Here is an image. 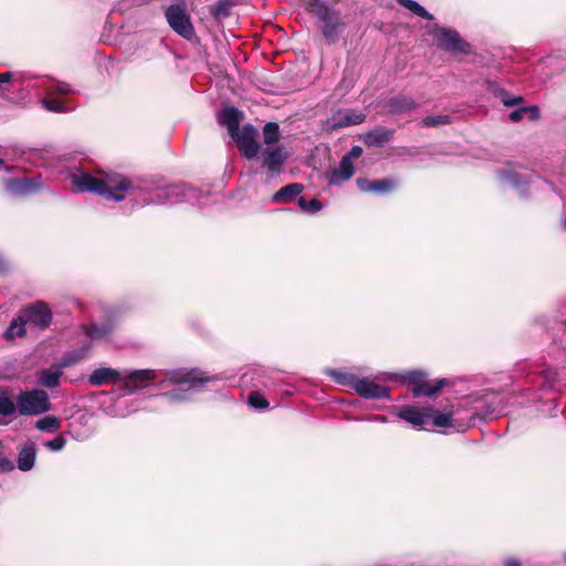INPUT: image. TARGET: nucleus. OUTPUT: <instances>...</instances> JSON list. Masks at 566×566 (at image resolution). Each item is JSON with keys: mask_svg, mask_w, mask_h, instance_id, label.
<instances>
[{"mask_svg": "<svg viewBox=\"0 0 566 566\" xmlns=\"http://www.w3.org/2000/svg\"><path fill=\"white\" fill-rule=\"evenodd\" d=\"M422 377V374L420 371H412L410 373V380L411 381H417V379L421 378Z\"/></svg>", "mask_w": 566, "mask_h": 566, "instance_id": "nucleus-46", "label": "nucleus"}, {"mask_svg": "<svg viewBox=\"0 0 566 566\" xmlns=\"http://www.w3.org/2000/svg\"><path fill=\"white\" fill-rule=\"evenodd\" d=\"M443 386H444L443 379L438 380L434 384L421 382V384H417L413 387L412 394L415 397H421V396L430 397V396H433L434 394L439 392Z\"/></svg>", "mask_w": 566, "mask_h": 566, "instance_id": "nucleus-24", "label": "nucleus"}, {"mask_svg": "<svg viewBox=\"0 0 566 566\" xmlns=\"http://www.w3.org/2000/svg\"><path fill=\"white\" fill-rule=\"evenodd\" d=\"M490 90L496 97L501 98L502 103L505 106H515V105L521 104L523 101V98L521 96L510 95L507 92H505L503 88L496 86L495 84H491Z\"/></svg>", "mask_w": 566, "mask_h": 566, "instance_id": "nucleus-28", "label": "nucleus"}, {"mask_svg": "<svg viewBox=\"0 0 566 566\" xmlns=\"http://www.w3.org/2000/svg\"><path fill=\"white\" fill-rule=\"evenodd\" d=\"M398 2L418 17H421L427 20L433 19L431 13H429L422 6H420L418 2L413 0H398Z\"/></svg>", "mask_w": 566, "mask_h": 566, "instance_id": "nucleus-30", "label": "nucleus"}, {"mask_svg": "<svg viewBox=\"0 0 566 566\" xmlns=\"http://www.w3.org/2000/svg\"><path fill=\"white\" fill-rule=\"evenodd\" d=\"M20 316L27 325H33L40 329L46 328L52 319L50 310L42 302L25 307Z\"/></svg>", "mask_w": 566, "mask_h": 566, "instance_id": "nucleus-9", "label": "nucleus"}, {"mask_svg": "<svg viewBox=\"0 0 566 566\" xmlns=\"http://www.w3.org/2000/svg\"><path fill=\"white\" fill-rule=\"evenodd\" d=\"M70 178L77 192L88 191L113 201H122L127 195H135L139 190L133 187L126 177L116 172L88 174L80 171L72 174Z\"/></svg>", "mask_w": 566, "mask_h": 566, "instance_id": "nucleus-1", "label": "nucleus"}, {"mask_svg": "<svg viewBox=\"0 0 566 566\" xmlns=\"http://www.w3.org/2000/svg\"><path fill=\"white\" fill-rule=\"evenodd\" d=\"M4 95V91L3 88L0 87V96H3Z\"/></svg>", "mask_w": 566, "mask_h": 566, "instance_id": "nucleus-50", "label": "nucleus"}, {"mask_svg": "<svg viewBox=\"0 0 566 566\" xmlns=\"http://www.w3.org/2000/svg\"><path fill=\"white\" fill-rule=\"evenodd\" d=\"M23 76L20 73L6 72L0 74V83H19L22 84Z\"/></svg>", "mask_w": 566, "mask_h": 566, "instance_id": "nucleus-42", "label": "nucleus"}, {"mask_svg": "<svg viewBox=\"0 0 566 566\" xmlns=\"http://www.w3.org/2000/svg\"><path fill=\"white\" fill-rule=\"evenodd\" d=\"M307 10L322 22V32L328 42H335L343 27L339 13L328 8L322 0H308Z\"/></svg>", "mask_w": 566, "mask_h": 566, "instance_id": "nucleus-3", "label": "nucleus"}, {"mask_svg": "<svg viewBox=\"0 0 566 566\" xmlns=\"http://www.w3.org/2000/svg\"><path fill=\"white\" fill-rule=\"evenodd\" d=\"M505 566H520V562L517 559H507Z\"/></svg>", "mask_w": 566, "mask_h": 566, "instance_id": "nucleus-47", "label": "nucleus"}, {"mask_svg": "<svg viewBox=\"0 0 566 566\" xmlns=\"http://www.w3.org/2000/svg\"><path fill=\"white\" fill-rule=\"evenodd\" d=\"M287 158L284 147L277 145L266 146L262 151V166L266 168L271 175L279 174Z\"/></svg>", "mask_w": 566, "mask_h": 566, "instance_id": "nucleus-11", "label": "nucleus"}, {"mask_svg": "<svg viewBox=\"0 0 566 566\" xmlns=\"http://www.w3.org/2000/svg\"><path fill=\"white\" fill-rule=\"evenodd\" d=\"M25 326L27 324L24 323L23 319H21V316H19L18 318L11 322L10 326L6 331V337L12 339L14 337H20L24 335Z\"/></svg>", "mask_w": 566, "mask_h": 566, "instance_id": "nucleus-32", "label": "nucleus"}, {"mask_svg": "<svg viewBox=\"0 0 566 566\" xmlns=\"http://www.w3.org/2000/svg\"><path fill=\"white\" fill-rule=\"evenodd\" d=\"M242 118V113L234 107H227L218 115L219 123L227 127L230 135L240 129Z\"/></svg>", "mask_w": 566, "mask_h": 566, "instance_id": "nucleus-18", "label": "nucleus"}, {"mask_svg": "<svg viewBox=\"0 0 566 566\" xmlns=\"http://www.w3.org/2000/svg\"><path fill=\"white\" fill-rule=\"evenodd\" d=\"M355 172L354 163L349 156H343L339 167L326 172V179L329 185H340L350 179Z\"/></svg>", "mask_w": 566, "mask_h": 566, "instance_id": "nucleus-15", "label": "nucleus"}, {"mask_svg": "<svg viewBox=\"0 0 566 566\" xmlns=\"http://www.w3.org/2000/svg\"><path fill=\"white\" fill-rule=\"evenodd\" d=\"M280 133L276 123H266L263 127V139L266 146L275 145L279 142Z\"/></svg>", "mask_w": 566, "mask_h": 566, "instance_id": "nucleus-29", "label": "nucleus"}, {"mask_svg": "<svg viewBox=\"0 0 566 566\" xmlns=\"http://www.w3.org/2000/svg\"><path fill=\"white\" fill-rule=\"evenodd\" d=\"M195 190L186 186H166L156 189L153 193H143L142 205L159 203L168 205L176 203L182 200H189L193 197Z\"/></svg>", "mask_w": 566, "mask_h": 566, "instance_id": "nucleus-6", "label": "nucleus"}, {"mask_svg": "<svg viewBox=\"0 0 566 566\" xmlns=\"http://www.w3.org/2000/svg\"><path fill=\"white\" fill-rule=\"evenodd\" d=\"M165 15L170 28L180 36L189 40L195 35L193 25L182 7L172 4L167 8Z\"/></svg>", "mask_w": 566, "mask_h": 566, "instance_id": "nucleus-7", "label": "nucleus"}, {"mask_svg": "<svg viewBox=\"0 0 566 566\" xmlns=\"http://www.w3.org/2000/svg\"><path fill=\"white\" fill-rule=\"evenodd\" d=\"M63 375L62 366H54L48 369H43L39 374V384L46 388H55L60 384V378Z\"/></svg>", "mask_w": 566, "mask_h": 566, "instance_id": "nucleus-21", "label": "nucleus"}, {"mask_svg": "<svg viewBox=\"0 0 566 566\" xmlns=\"http://www.w3.org/2000/svg\"><path fill=\"white\" fill-rule=\"evenodd\" d=\"M357 185L363 192H387L394 189L395 182L390 179H382L376 181H368L366 179H358Z\"/></svg>", "mask_w": 566, "mask_h": 566, "instance_id": "nucleus-20", "label": "nucleus"}, {"mask_svg": "<svg viewBox=\"0 0 566 566\" xmlns=\"http://www.w3.org/2000/svg\"><path fill=\"white\" fill-rule=\"evenodd\" d=\"M17 408L22 416H39L51 409L49 395L42 389L21 391L17 397Z\"/></svg>", "mask_w": 566, "mask_h": 566, "instance_id": "nucleus-5", "label": "nucleus"}, {"mask_svg": "<svg viewBox=\"0 0 566 566\" xmlns=\"http://www.w3.org/2000/svg\"><path fill=\"white\" fill-rule=\"evenodd\" d=\"M563 227H564V229H566V217L563 220Z\"/></svg>", "mask_w": 566, "mask_h": 566, "instance_id": "nucleus-49", "label": "nucleus"}, {"mask_svg": "<svg viewBox=\"0 0 566 566\" xmlns=\"http://www.w3.org/2000/svg\"><path fill=\"white\" fill-rule=\"evenodd\" d=\"M428 415H430V410L428 407L417 408L411 406H405L399 409L397 416L409 422L412 427L418 429H424L428 424Z\"/></svg>", "mask_w": 566, "mask_h": 566, "instance_id": "nucleus-14", "label": "nucleus"}, {"mask_svg": "<svg viewBox=\"0 0 566 566\" xmlns=\"http://www.w3.org/2000/svg\"><path fill=\"white\" fill-rule=\"evenodd\" d=\"M87 350H88V347L82 349L81 353H74V354L67 355L66 357H64L62 366H69L71 364H74V363L81 360L86 355Z\"/></svg>", "mask_w": 566, "mask_h": 566, "instance_id": "nucleus-43", "label": "nucleus"}, {"mask_svg": "<svg viewBox=\"0 0 566 566\" xmlns=\"http://www.w3.org/2000/svg\"><path fill=\"white\" fill-rule=\"evenodd\" d=\"M329 375L342 385H352L355 391L367 399L388 398V389L368 378H356L353 375L343 374L337 370L329 371Z\"/></svg>", "mask_w": 566, "mask_h": 566, "instance_id": "nucleus-4", "label": "nucleus"}, {"mask_svg": "<svg viewBox=\"0 0 566 566\" xmlns=\"http://www.w3.org/2000/svg\"><path fill=\"white\" fill-rule=\"evenodd\" d=\"M430 415H428V424H432L438 428H457L458 430H464L465 427L458 428L453 420L452 407L444 408L442 411H438L432 407H428Z\"/></svg>", "mask_w": 566, "mask_h": 566, "instance_id": "nucleus-16", "label": "nucleus"}, {"mask_svg": "<svg viewBox=\"0 0 566 566\" xmlns=\"http://www.w3.org/2000/svg\"><path fill=\"white\" fill-rule=\"evenodd\" d=\"M450 123L449 115H434L422 118V125L426 127H434L440 125H447Z\"/></svg>", "mask_w": 566, "mask_h": 566, "instance_id": "nucleus-36", "label": "nucleus"}, {"mask_svg": "<svg viewBox=\"0 0 566 566\" xmlns=\"http://www.w3.org/2000/svg\"><path fill=\"white\" fill-rule=\"evenodd\" d=\"M36 457V450L33 444L24 446L18 457V468L21 471H29L33 468Z\"/></svg>", "mask_w": 566, "mask_h": 566, "instance_id": "nucleus-22", "label": "nucleus"}, {"mask_svg": "<svg viewBox=\"0 0 566 566\" xmlns=\"http://www.w3.org/2000/svg\"><path fill=\"white\" fill-rule=\"evenodd\" d=\"M42 104H43L44 108H46L48 111H51V112H55V113H65L69 111V108L65 107L62 104V102H60L57 99L45 98L42 101Z\"/></svg>", "mask_w": 566, "mask_h": 566, "instance_id": "nucleus-40", "label": "nucleus"}, {"mask_svg": "<svg viewBox=\"0 0 566 566\" xmlns=\"http://www.w3.org/2000/svg\"><path fill=\"white\" fill-rule=\"evenodd\" d=\"M390 138V133L384 128H377L368 132L364 136V142L368 146H381L384 143L388 142Z\"/></svg>", "mask_w": 566, "mask_h": 566, "instance_id": "nucleus-26", "label": "nucleus"}, {"mask_svg": "<svg viewBox=\"0 0 566 566\" xmlns=\"http://www.w3.org/2000/svg\"><path fill=\"white\" fill-rule=\"evenodd\" d=\"M523 176L514 170H504L502 172V180L503 182L511 185V186H520L522 181Z\"/></svg>", "mask_w": 566, "mask_h": 566, "instance_id": "nucleus-39", "label": "nucleus"}, {"mask_svg": "<svg viewBox=\"0 0 566 566\" xmlns=\"http://www.w3.org/2000/svg\"><path fill=\"white\" fill-rule=\"evenodd\" d=\"M303 191V185L291 184L281 188L272 197L273 202H289L296 198Z\"/></svg>", "mask_w": 566, "mask_h": 566, "instance_id": "nucleus-23", "label": "nucleus"}, {"mask_svg": "<svg viewBox=\"0 0 566 566\" xmlns=\"http://www.w3.org/2000/svg\"><path fill=\"white\" fill-rule=\"evenodd\" d=\"M61 427L62 422L55 416H45L35 422V428L42 432L56 433Z\"/></svg>", "mask_w": 566, "mask_h": 566, "instance_id": "nucleus-25", "label": "nucleus"}, {"mask_svg": "<svg viewBox=\"0 0 566 566\" xmlns=\"http://www.w3.org/2000/svg\"><path fill=\"white\" fill-rule=\"evenodd\" d=\"M112 332L111 324H103L101 326L96 324H92L86 327V334L91 339H102L105 338Z\"/></svg>", "mask_w": 566, "mask_h": 566, "instance_id": "nucleus-31", "label": "nucleus"}, {"mask_svg": "<svg viewBox=\"0 0 566 566\" xmlns=\"http://www.w3.org/2000/svg\"><path fill=\"white\" fill-rule=\"evenodd\" d=\"M39 187L40 186L35 184L34 180L29 178L11 179L6 184L7 191L14 196L32 193Z\"/></svg>", "mask_w": 566, "mask_h": 566, "instance_id": "nucleus-19", "label": "nucleus"}, {"mask_svg": "<svg viewBox=\"0 0 566 566\" xmlns=\"http://www.w3.org/2000/svg\"><path fill=\"white\" fill-rule=\"evenodd\" d=\"M15 411L13 400L7 394H0V415L10 416Z\"/></svg>", "mask_w": 566, "mask_h": 566, "instance_id": "nucleus-35", "label": "nucleus"}, {"mask_svg": "<svg viewBox=\"0 0 566 566\" xmlns=\"http://www.w3.org/2000/svg\"><path fill=\"white\" fill-rule=\"evenodd\" d=\"M214 15H228V3L226 1H220L214 6L213 9Z\"/></svg>", "mask_w": 566, "mask_h": 566, "instance_id": "nucleus-44", "label": "nucleus"}, {"mask_svg": "<svg viewBox=\"0 0 566 566\" xmlns=\"http://www.w3.org/2000/svg\"><path fill=\"white\" fill-rule=\"evenodd\" d=\"M365 114L353 109H339L335 112L327 120V127L331 130L361 124L365 120Z\"/></svg>", "mask_w": 566, "mask_h": 566, "instance_id": "nucleus-12", "label": "nucleus"}, {"mask_svg": "<svg viewBox=\"0 0 566 566\" xmlns=\"http://www.w3.org/2000/svg\"><path fill=\"white\" fill-rule=\"evenodd\" d=\"M565 562H566V555H565Z\"/></svg>", "mask_w": 566, "mask_h": 566, "instance_id": "nucleus-52", "label": "nucleus"}, {"mask_svg": "<svg viewBox=\"0 0 566 566\" xmlns=\"http://www.w3.org/2000/svg\"><path fill=\"white\" fill-rule=\"evenodd\" d=\"M123 373L117 369L102 367L95 369L88 377V382L93 386H102L108 382H120Z\"/></svg>", "mask_w": 566, "mask_h": 566, "instance_id": "nucleus-17", "label": "nucleus"}, {"mask_svg": "<svg viewBox=\"0 0 566 566\" xmlns=\"http://www.w3.org/2000/svg\"><path fill=\"white\" fill-rule=\"evenodd\" d=\"M3 166V160L0 159V168Z\"/></svg>", "mask_w": 566, "mask_h": 566, "instance_id": "nucleus-51", "label": "nucleus"}, {"mask_svg": "<svg viewBox=\"0 0 566 566\" xmlns=\"http://www.w3.org/2000/svg\"><path fill=\"white\" fill-rule=\"evenodd\" d=\"M248 402L254 409H266L269 407L268 400L259 391H251L248 397Z\"/></svg>", "mask_w": 566, "mask_h": 566, "instance_id": "nucleus-34", "label": "nucleus"}, {"mask_svg": "<svg viewBox=\"0 0 566 566\" xmlns=\"http://www.w3.org/2000/svg\"><path fill=\"white\" fill-rule=\"evenodd\" d=\"M371 419L376 420V421H380V422H385L386 421V417H382V416H374Z\"/></svg>", "mask_w": 566, "mask_h": 566, "instance_id": "nucleus-48", "label": "nucleus"}, {"mask_svg": "<svg viewBox=\"0 0 566 566\" xmlns=\"http://www.w3.org/2000/svg\"><path fill=\"white\" fill-rule=\"evenodd\" d=\"M258 130L252 125H245L230 136L235 142L240 151L247 158H254L259 153V145L255 140Z\"/></svg>", "mask_w": 566, "mask_h": 566, "instance_id": "nucleus-8", "label": "nucleus"}, {"mask_svg": "<svg viewBox=\"0 0 566 566\" xmlns=\"http://www.w3.org/2000/svg\"><path fill=\"white\" fill-rule=\"evenodd\" d=\"M157 378V373L153 369H139L127 374H123V387L127 394L147 387L153 380Z\"/></svg>", "mask_w": 566, "mask_h": 566, "instance_id": "nucleus-10", "label": "nucleus"}, {"mask_svg": "<svg viewBox=\"0 0 566 566\" xmlns=\"http://www.w3.org/2000/svg\"><path fill=\"white\" fill-rule=\"evenodd\" d=\"M509 117L514 123L520 122L524 117H528L531 120H535L539 117V111L536 106L520 107L511 112Z\"/></svg>", "mask_w": 566, "mask_h": 566, "instance_id": "nucleus-27", "label": "nucleus"}, {"mask_svg": "<svg viewBox=\"0 0 566 566\" xmlns=\"http://www.w3.org/2000/svg\"><path fill=\"white\" fill-rule=\"evenodd\" d=\"M363 154V148L360 146H353L352 149L345 155L349 156L350 160L359 158Z\"/></svg>", "mask_w": 566, "mask_h": 566, "instance_id": "nucleus-45", "label": "nucleus"}, {"mask_svg": "<svg viewBox=\"0 0 566 566\" xmlns=\"http://www.w3.org/2000/svg\"><path fill=\"white\" fill-rule=\"evenodd\" d=\"M66 440L62 436H57L54 439L44 443L45 448L51 451H61L65 447Z\"/></svg>", "mask_w": 566, "mask_h": 566, "instance_id": "nucleus-41", "label": "nucleus"}, {"mask_svg": "<svg viewBox=\"0 0 566 566\" xmlns=\"http://www.w3.org/2000/svg\"><path fill=\"white\" fill-rule=\"evenodd\" d=\"M415 107V103L411 99L405 97L395 98L391 101V109L394 112L410 111Z\"/></svg>", "mask_w": 566, "mask_h": 566, "instance_id": "nucleus-38", "label": "nucleus"}, {"mask_svg": "<svg viewBox=\"0 0 566 566\" xmlns=\"http://www.w3.org/2000/svg\"><path fill=\"white\" fill-rule=\"evenodd\" d=\"M297 202L302 211L311 214L318 212L323 208V205L317 199L306 200L301 197Z\"/></svg>", "mask_w": 566, "mask_h": 566, "instance_id": "nucleus-33", "label": "nucleus"}, {"mask_svg": "<svg viewBox=\"0 0 566 566\" xmlns=\"http://www.w3.org/2000/svg\"><path fill=\"white\" fill-rule=\"evenodd\" d=\"M431 33L436 38L440 48L452 52L464 51L465 43L460 39V35L457 31L446 28H437Z\"/></svg>", "mask_w": 566, "mask_h": 566, "instance_id": "nucleus-13", "label": "nucleus"}, {"mask_svg": "<svg viewBox=\"0 0 566 566\" xmlns=\"http://www.w3.org/2000/svg\"><path fill=\"white\" fill-rule=\"evenodd\" d=\"M48 92L49 94H61V95H64V94H70L73 92V88L71 87L70 84L65 83V82H52L49 86H48Z\"/></svg>", "mask_w": 566, "mask_h": 566, "instance_id": "nucleus-37", "label": "nucleus"}, {"mask_svg": "<svg viewBox=\"0 0 566 566\" xmlns=\"http://www.w3.org/2000/svg\"><path fill=\"white\" fill-rule=\"evenodd\" d=\"M213 378L207 377L201 371L197 370H171L166 374L165 381L177 384L179 387L170 394L163 395V399L169 401H179L188 398L187 392L190 390H198L206 382L211 381Z\"/></svg>", "mask_w": 566, "mask_h": 566, "instance_id": "nucleus-2", "label": "nucleus"}]
</instances>
